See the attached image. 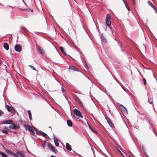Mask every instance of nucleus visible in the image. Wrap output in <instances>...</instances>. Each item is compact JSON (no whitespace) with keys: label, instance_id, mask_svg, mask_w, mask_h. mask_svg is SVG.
I'll return each instance as SVG.
<instances>
[{"label":"nucleus","instance_id":"obj_17","mask_svg":"<svg viewBox=\"0 0 157 157\" xmlns=\"http://www.w3.org/2000/svg\"><path fill=\"white\" fill-rule=\"evenodd\" d=\"M67 123L68 126L69 127H71L72 125V123L70 120H68L67 121Z\"/></svg>","mask_w":157,"mask_h":157},{"label":"nucleus","instance_id":"obj_46","mask_svg":"<svg viewBox=\"0 0 157 157\" xmlns=\"http://www.w3.org/2000/svg\"><path fill=\"white\" fill-rule=\"evenodd\" d=\"M151 72H152V73H153V71H152V70H151ZM153 75H154V74H153ZM154 75V76L155 77L154 75Z\"/></svg>","mask_w":157,"mask_h":157},{"label":"nucleus","instance_id":"obj_38","mask_svg":"<svg viewBox=\"0 0 157 157\" xmlns=\"http://www.w3.org/2000/svg\"><path fill=\"white\" fill-rule=\"evenodd\" d=\"M45 143H44V144H43L42 145V147L44 148V146L45 145Z\"/></svg>","mask_w":157,"mask_h":157},{"label":"nucleus","instance_id":"obj_47","mask_svg":"<svg viewBox=\"0 0 157 157\" xmlns=\"http://www.w3.org/2000/svg\"><path fill=\"white\" fill-rule=\"evenodd\" d=\"M106 120H107V122H108V120L107 119V118H106Z\"/></svg>","mask_w":157,"mask_h":157},{"label":"nucleus","instance_id":"obj_15","mask_svg":"<svg viewBox=\"0 0 157 157\" xmlns=\"http://www.w3.org/2000/svg\"><path fill=\"white\" fill-rule=\"evenodd\" d=\"M12 122V121L11 120H5L3 121V124H10Z\"/></svg>","mask_w":157,"mask_h":157},{"label":"nucleus","instance_id":"obj_32","mask_svg":"<svg viewBox=\"0 0 157 157\" xmlns=\"http://www.w3.org/2000/svg\"><path fill=\"white\" fill-rule=\"evenodd\" d=\"M2 132L3 133H5V134H7L8 133V132L7 131H5V130H2Z\"/></svg>","mask_w":157,"mask_h":157},{"label":"nucleus","instance_id":"obj_20","mask_svg":"<svg viewBox=\"0 0 157 157\" xmlns=\"http://www.w3.org/2000/svg\"><path fill=\"white\" fill-rule=\"evenodd\" d=\"M116 148L120 152V153L124 157V155H123L122 151V150L119 147H116Z\"/></svg>","mask_w":157,"mask_h":157},{"label":"nucleus","instance_id":"obj_3","mask_svg":"<svg viewBox=\"0 0 157 157\" xmlns=\"http://www.w3.org/2000/svg\"><path fill=\"white\" fill-rule=\"evenodd\" d=\"M73 112L75 114L74 116L75 118H78L79 117L81 118H83V116L82 113L80 111L78 110L77 109H75L73 110Z\"/></svg>","mask_w":157,"mask_h":157},{"label":"nucleus","instance_id":"obj_7","mask_svg":"<svg viewBox=\"0 0 157 157\" xmlns=\"http://www.w3.org/2000/svg\"><path fill=\"white\" fill-rule=\"evenodd\" d=\"M73 98L77 102H78L79 104L82 106H83L82 102L80 101L79 99L75 94L73 95Z\"/></svg>","mask_w":157,"mask_h":157},{"label":"nucleus","instance_id":"obj_35","mask_svg":"<svg viewBox=\"0 0 157 157\" xmlns=\"http://www.w3.org/2000/svg\"><path fill=\"white\" fill-rule=\"evenodd\" d=\"M148 102L150 104H152L153 103V101H150L149 99H148Z\"/></svg>","mask_w":157,"mask_h":157},{"label":"nucleus","instance_id":"obj_42","mask_svg":"<svg viewBox=\"0 0 157 157\" xmlns=\"http://www.w3.org/2000/svg\"><path fill=\"white\" fill-rule=\"evenodd\" d=\"M133 4H135L136 3L135 0H132Z\"/></svg>","mask_w":157,"mask_h":157},{"label":"nucleus","instance_id":"obj_10","mask_svg":"<svg viewBox=\"0 0 157 157\" xmlns=\"http://www.w3.org/2000/svg\"><path fill=\"white\" fill-rule=\"evenodd\" d=\"M118 106L125 113L127 112V109L124 106L120 104H118Z\"/></svg>","mask_w":157,"mask_h":157},{"label":"nucleus","instance_id":"obj_39","mask_svg":"<svg viewBox=\"0 0 157 157\" xmlns=\"http://www.w3.org/2000/svg\"><path fill=\"white\" fill-rule=\"evenodd\" d=\"M61 90H62V91L63 92H64V88L63 87H62L61 88Z\"/></svg>","mask_w":157,"mask_h":157},{"label":"nucleus","instance_id":"obj_21","mask_svg":"<svg viewBox=\"0 0 157 157\" xmlns=\"http://www.w3.org/2000/svg\"><path fill=\"white\" fill-rule=\"evenodd\" d=\"M28 114L29 115V119H30V120H31V118H32V115H31V111H30V110H28Z\"/></svg>","mask_w":157,"mask_h":157},{"label":"nucleus","instance_id":"obj_27","mask_svg":"<svg viewBox=\"0 0 157 157\" xmlns=\"http://www.w3.org/2000/svg\"><path fill=\"white\" fill-rule=\"evenodd\" d=\"M122 0L123 1V2H124V4H125V6H126V7L127 8V9L128 10V11H130V8H129V7H128L127 6V5H126V3H125V2H124V0Z\"/></svg>","mask_w":157,"mask_h":157},{"label":"nucleus","instance_id":"obj_43","mask_svg":"<svg viewBox=\"0 0 157 157\" xmlns=\"http://www.w3.org/2000/svg\"><path fill=\"white\" fill-rule=\"evenodd\" d=\"M123 91H124V93H126V91H125L124 90V89Z\"/></svg>","mask_w":157,"mask_h":157},{"label":"nucleus","instance_id":"obj_13","mask_svg":"<svg viewBox=\"0 0 157 157\" xmlns=\"http://www.w3.org/2000/svg\"><path fill=\"white\" fill-rule=\"evenodd\" d=\"M4 48L6 50H7L9 49V46L8 43H4L3 44Z\"/></svg>","mask_w":157,"mask_h":157},{"label":"nucleus","instance_id":"obj_8","mask_svg":"<svg viewBox=\"0 0 157 157\" xmlns=\"http://www.w3.org/2000/svg\"><path fill=\"white\" fill-rule=\"evenodd\" d=\"M14 48L15 50L18 52H21L22 49L21 46L18 44H16L15 45Z\"/></svg>","mask_w":157,"mask_h":157},{"label":"nucleus","instance_id":"obj_45","mask_svg":"<svg viewBox=\"0 0 157 157\" xmlns=\"http://www.w3.org/2000/svg\"><path fill=\"white\" fill-rule=\"evenodd\" d=\"M105 29L106 31H107V27H105Z\"/></svg>","mask_w":157,"mask_h":157},{"label":"nucleus","instance_id":"obj_11","mask_svg":"<svg viewBox=\"0 0 157 157\" xmlns=\"http://www.w3.org/2000/svg\"><path fill=\"white\" fill-rule=\"evenodd\" d=\"M9 127L10 128L13 129H16L17 128V126L13 123L11 124L9 126Z\"/></svg>","mask_w":157,"mask_h":157},{"label":"nucleus","instance_id":"obj_22","mask_svg":"<svg viewBox=\"0 0 157 157\" xmlns=\"http://www.w3.org/2000/svg\"><path fill=\"white\" fill-rule=\"evenodd\" d=\"M59 48H60V50L62 52L64 55H66V53H65V52L64 51V49H63V48L61 46V47H60Z\"/></svg>","mask_w":157,"mask_h":157},{"label":"nucleus","instance_id":"obj_40","mask_svg":"<svg viewBox=\"0 0 157 157\" xmlns=\"http://www.w3.org/2000/svg\"><path fill=\"white\" fill-rule=\"evenodd\" d=\"M2 62L1 59H0V65L2 64Z\"/></svg>","mask_w":157,"mask_h":157},{"label":"nucleus","instance_id":"obj_9","mask_svg":"<svg viewBox=\"0 0 157 157\" xmlns=\"http://www.w3.org/2000/svg\"><path fill=\"white\" fill-rule=\"evenodd\" d=\"M37 48H38V50L40 52V53L42 54H44L45 53L44 50L42 49L39 45L37 44L36 45Z\"/></svg>","mask_w":157,"mask_h":157},{"label":"nucleus","instance_id":"obj_28","mask_svg":"<svg viewBox=\"0 0 157 157\" xmlns=\"http://www.w3.org/2000/svg\"><path fill=\"white\" fill-rule=\"evenodd\" d=\"M29 66L32 69L35 71H37L36 70V69L34 67L32 66V65H29Z\"/></svg>","mask_w":157,"mask_h":157},{"label":"nucleus","instance_id":"obj_19","mask_svg":"<svg viewBox=\"0 0 157 157\" xmlns=\"http://www.w3.org/2000/svg\"><path fill=\"white\" fill-rule=\"evenodd\" d=\"M21 29L22 31H23L25 33H26L28 31V30L27 29L24 27H21Z\"/></svg>","mask_w":157,"mask_h":157},{"label":"nucleus","instance_id":"obj_4","mask_svg":"<svg viewBox=\"0 0 157 157\" xmlns=\"http://www.w3.org/2000/svg\"><path fill=\"white\" fill-rule=\"evenodd\" d=\"M48 146L50 148L51 151L55 154H56L57 153L58 151L56 148L54 147V146L50 143H48Z\"/></svg>","mask_w":157,"mask_h":157},{"label":"nucleus","instance_id":"obj_41","mask_svg":"<svg viewBox=\"0 0 157 157\" xmlns=\"http://www.w3.org/2000/svg\"><path fill=\"white\" fill-rule=\"evenodd\" d=\"M88 124L89 128L91 130L92 129V128L90 126L89 124Z\"/></svg>","mask_w":157,"mask_h":157},{"label":"nucleus","instance_id":"obj_31","mask_svg":"<svg viewBox=\"0 0 157 157\" xmlns=\"http://www.w3.org/2000/svg\"><path fill=\"white\" fill-rule=\"evenodd\" d=\"M8 153L14 156L13 154H15V153H13L12 151H9Z\"/></svg>","mask_w":157,"mask_h":157},{"label":"nucleus","instance_id":"obj_33","mask_svg":"<svg viewBox=\"0 0 157 157\" xmlns=\"http://www.w3.org/2000/svg\"><path fill=\"white\" fill-rule=\"evenodd\" d=\"M91 131L94 133H97V132L95 131V130H94L93 129H92L91 130Z\"/></svg>","mask_w":157,"mask_h":157},{"label":"nucleus","instance_id":"obj_29","mask_svg":"<svg viewBox=\"0 0 157 157\" xmlns=\"http://www.w3.org/2000/svg\"><path fill=\"white\" fill-rule=\"evenodd\" d=\"M0 154L2 157H4V156L6 154L3 152L0 151Z\"/></svg>","mask_w":157,"mask_h":157},{"label":"nucleus","instance_id":"obj_44","mask_svg":"<svg viewBox=\"0 0 157 157\" xmlns=\"http://www.w3.org/2000/svg\"><path fill=\"white\" fill-rule=\"evenodd\" d=\"M50 157H56V156H53V155H52L50 156Z\"/></svg>","mask_w":157,"mask_h":157},{"label":"nucleus","instance_id":"obj_48","mask_svg":"<svg viewBox=\"0 0 157 157\" xmlns=\"http://www.w3.org/2000/svg\"><path fill=\"white\" fill-rule=\"evenodd\" d=\"M142 148H143V150H144V147H142Z\"/></svg>","mask_w":157,"mask_h":157},{"label":"nucleus","instance_id":"obj_36","mask_svg":"<svg viewBox=\"0 0 157 157\" xmlns=\"http://www.w3.org/2000/svg\"><path fill=\"white\" fill-rule=\"evenodd\" d=\"M3 114V112L2 111L0 110V116H1Z\"/></svg>","mask_w":157,"mask_h":157},{"label":"nucleus","instance_id":"obj_25","mask_svg":"<svg viewBox=\"0 0 157 157\" xmlns=\"http://www.w3.org/2000/svg\"><path fill=\"white\" fill-rule=\"evenodd\" d=\"M101 40L102 42H103L104 43H105L107 42L106 39H105V38L103 36H101Z\"/></svg>","mask_w":157,"mask_h":157},{"label":"nucleus","instance_id":"obj_24","mask_svg":"<svg viewBox=\"0 0 157 157\" xmlns=\"http://www.w3.org/2000/svg\"><path fill=\"white\" fill-rule=\"evenodd\" d=\"M109 125L112 128H113V127L114 126L112 122H111V121H109Z\"/></svg>","mask_w":157,"mask_h":157},{"label":"nucleus","instance_id":"obj_26","mask_svg":"<svg viewBox=\"0 0 157 157\" xmlns=\"http://www.w3.org/2000/svg\"><path fill=\"white\" fill-rule=\"evenodd\" d=\"M106 24L108 26V13L106 14V16L105 19Z\"/></svg>","mask_w":157,"mask_h":157},{"label":"nucleus","instance_id":"obj_5","mask_svg":"<svg viewBox=\"0 0 157 157\" xmlns=\"http://www.w3.org/2000/svg\"><path fill=\"white\" fill-rule=\"evenodd\" d=\"M13 155L14 157H25L24 153L20 151H17Z\"/></svg>","mask_w":157,"mask_h":157},{"label":"nucleus","instance_id":"obj_16","mask_svg":"<svg viewBox=\"0 0 157 157\" xmlns=\"http://www.w3.org/2000/svg\"><path fill=\"white\" fill-rule=\"evenodd\" d=\"M24 127L25 128V129L26 130H28V131H29L30 130V129L31 128V127H30L29 125H24Z\"/></svg>","mask_w":157,"mask_h":157},{"label":"nucleus","instance_id":"obj_6","mask_svg":"<svg viewBox=\"0 0 157 157\" xmlns=\"http://www.w3.org/2000/svg\"><path fill=\"white\" fill-rule=\"evenodd\" d=\"M6 108H7L8 111L9 112H10L11 113H15V110L14 109V108L13 107H12L11 106H9L8 105H7L6 106Z\"/></svg>","mask_w":157,"mask_h":157},{"label":"nucleus","instance_id":"obj_23","mask_svg":"<svg viewBox=\"0 0 157 157\" xmlns=\"http://www.w3.org/2000/svg\"><path fill=\"white\" fill-rule=\"evenodd\" d=\"M148 4L151 6L153 8L155 7V6H154V4H153V3L150 2V1H148Z\"/></svg>","mask_w":157,"mask_h":157},{"label":"nucleus","instance_id":"obj_2","mask_svg":"<svg viewBox=\"0 0 157 157\" xmlns=\"http://www.w3.org/2000/svg\"><path fill=\"white\" fill-rule=\"evenodd\" d=\"M34 130H35L37 134L40 135H41L42 136L45 137L46 139H48L49 138L48 136L46 133L44 132H43L41 131L37 132V129L36 128H34L33 127V128L31 127V128L30 129V130L29 131L30 132V133L31 135H34L35 132L34 131Z\"/></svg>","mask_w":157,"mask_h":157},{"label":"nucleus","instance_id":"obj_14","mask_svg":"<svg viewBox=\"0 0 157 157\" xmlns=\"http://www.w3.org/2000/svg\"><path fill=\"white\" fill-rule=\"evenodd\" d=\"M66 147L69 151H71V146L68 143H67L66 144Z\"/></svg>","mask_w":157,"mask_h":157},{"label":"nucleus","instance_id":"obj_34","mask_svg":"<svg viewBox=\"0 0 157 157\" xmlns=\"http://www.w3.org/2000/svg\"><path fill=\"white\" fill-rule=\"evenodd\" d=\"M143 81H144V84L145 85L146 84V80L145 78H144L143 79Z\"/></svg>","mask_w":157,"mask_h":157},{"label":"nucleus","instance_id":"obj_18","mask_svg":"<svg viewBox=\"0 0 157 157\" xmlns=\"http://www.w3.org/2000/svg\"><path fill=\"white\" fill-rule=\"evenodd\" d=\"M69 69L73 71H78V69L75 67L73 66H71L69 67Z\"/></svg>","mask_w":157,"mask_h":157},{"label":"nucleus","instance_id":"obj_37","mask_svg":"<svg viewBox=\"0 0 157 157\" xmlns=\"http://www.w3.org/2000/svg\"><path fill=\"white\" fill-rule=\"evenodd\" d=\"M153 9H154V10H155V12L156 13H157V10H156V8H155V7H154Z\"/></svg>","mask_w":157,"mask_h":157},{"label":"nucleus","instance_id":"obj_30","mask_svg":"<svg viewBox=\"0 0 157 157\" xmlns=\"http://www.w3.org/2000/svg\"><path fill=\"white\" fill-rule=\"evenodd\" d=\"M0 154L2 157H4V156L6 154L3 152L0 151Z\"/></svg>","mask_w":157,"mask_h":157},{"label":"nucleus","instance_id":"obj_1","mask_svg":"<svg viewBox=\"0 0 157 157\" xmlns=\"http://www.w3.org/2000/svg\"><path fill=\"white\" fill-rule=\"evenodd\" d=\"M109 32H110L109 34L112 37H113L115 34V28L114 26L111 24V17L109 14Z\"/></svg>","mask_w":157,"mask_h":157},{"label":"nucleus","instance_id":"obj_12","mask_svg":"<svg viewBox=\"0 0 157 157\" xmlns=\"http://www.w3.org/2000/svg\"><path fill=\"white\" fill-rule=\"evenodd\" d=\"M54 142L55 145L56 146H59V143H58V140L57 138L56 137H54Z\"/></svg>","mask_w":157,"mask_h":157}]
</instances>
